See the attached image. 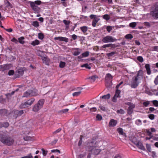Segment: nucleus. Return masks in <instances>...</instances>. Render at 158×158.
I'll use <instances>...</instances> for the list:
<instances>
[{"label":"nucleus","instance_id":"f257e3e1","mask_svg":"<svg viewBox=\"0 0 158 158\" xmlns=\"http://www.w3.org/2000/svg\"><path fill=\"white\" fill-rule=\"evenodd\" d=\"M143 78V71L140 70L138 71L137 74L132 78L129 85L132 88H136L138 86Z\"/></svg>","mask_w":158,"mask_h":158},{"label":"nucleus","instance_id":"f03ea898","mask_svg":"<svg viewBox=\"0 0 158 158\" xmlns=\"http://www.w3.org/2000/svg\"><path fill=\"white\" fill-rule=\"evenodd\" d=\"M0 141L3 144L8 146L13 144L14 142V139L7 135L4 133L0 134Z\"/></svg>","mask_w":158,"mask_h":158},{"label":"nucleus","instance_id":"7ed1b4c3","mask_svg":"<svg viewBox=\"0 0 158 158\" xmlns=\"http://www.w3.org/2000/svg\"><path fill=\"white\" fill-rule=\"evenodd\" d=\"M37 94V90L36 89H28L24 93L23 97H28L36 95Z\"/></svg>","mask_w":158,"mask_h":158},{"label":"nucleus","instance_id":"20e7f679","mask_svg":"<svg viewBox=\"0 0 158 158\" xmlns=\"http://www.w3.org/2000/svg\"><path fill=\"white\" fill-rule=\"evenodd\" d=\"M116 39L110 35H107L102 38V41L104 43H112L115 41Z\"/></svg>","mask_w":158,"mask_h":158},{"label":"nucleus","instance_id":"39448f33","mask_svg":"<svg viewBox=\"0 0 158 158\" xmlns=\"http://www.w3.org/2000/svg\"><path fill=\"white\" fill-rule=\"evenodd\" d=\"M35 99L34 98H31L28 100L27 102H25L24 103H22L21 106L22 107L25 108L26 107H28L30 106L34 102Z\"/></svg>","mask_w":158,"mask_h":158},{"label":"nucleus","instance_id":"423d86ee","mask_svg":"<svg viewBox=\"0 0 158 158\" xmlns=\"http://www.w3.org/2000/svg\"><path fill=\"white\" fill-rule=\"evenodd\" d=\"M96 142L95 141H92L87 143V146L89 152L92 151L96 147Z\"/></svg>","mask_w":158,"mask_h":158},{"label":"nucleus","instance_id":"0eeeda50","mask_svg":"<svg viewBox=\"0 0 158 158\" xmlns=\"http://www.w3.org/2000/svg\"><path fill=\"white\" fill-rule=\"evenodd\" d=\"M30 5L33 10L35 13H39L40 11V8L35 4V3L33 2H30Z\"/></svg>","mask_w":158,"mask_h":158},{"label":"nucleus","instance_id":"6e6552de","mask_svg":"<svg viewBox=\"0 0 158 158\" xmlns=\"http://www.w3.org/2000/svg\"><path fill=\"white\" fill-rule=\"evenodd\" d=\"M24 113V111L23 110L19 111L15 110L14 111V117L16 118L18 116H20Z\"/></svg>","mask_w":158,"mask_h":158},{"label":"nucleus","instance_id":"1a4fd4ad","mask_svg":"<svg viewBox=\"0 0 158 158\" xmlns=\"http://www.w3.org/2000/svg\"><path fill=\"white\" fill-rule=\"evenodd\" d=\"M44 102V99H40L38 101V103L36 104V105H37V107L40 109L43 107Z\"/></svg>","mask_w":158,"mask_h":158},{"label":"nucleus","instance_id":"9d476101","mask_svg":"<svg viewBox=\"0 0 158 158\" xmlns=\"http://www.w3.org/2000/svg\"><path fill=\"white\" fill-rule=\"evenodd\" d=\"M117 123V120L114 119H111L109 123V127H114L115 126Z\"/></svg>","mask_w":158,"mask_h":158},{"label":"nucleus","instance_id":"9b49d317","mask_svg":"<svg viewBox=\"0 0 158 158\" xmlns=\"http://www.w3.org/2000/svg\"><path fill=\"white\" fill-rule=\"evenodd\" d=\"M24 73V71L22 68L19 69L16 72V75H17V77H19L20 76L23 75Z\"/></svg>","mask_w":158,"mask_h":158},{"label":"nucleus","instance_id":"f8f14e48","mask_svg":"<svg viewBox=\"0 0 158 158\" xmlns=\"http://www.w3.org/2000/svg\"><path fill=\"white\" fill-rule=\"evenodd\" d=\"M75 50L73 52V55L75 56L79 55L81 52L82 50L79 48H74Z\"/></svg>","mask_w":158,"mask_h":158},{"label":"nucleus","instance_id":"ddd939ff","mask_svg":"<svg viewBox=\"0 0 158 158\" xmlns=\"http://www.w3.org/2000/svg\"><path fill=\"white\" fill-rule=\"evenodd\" d=\"M151 14L153 17L156 18H158V5L156 7L155 11Z\"/></svg>","mask_w":158,"mask_h":158},{"label":"nucleus","instance_id":"4468645a","mask_svg":"<svg viewBox=\"0 0 158 158\" xmlns=\"http://www.w3.org/2000/svg\"><path fill=\"white\" fill-rule=\"evenodd\" d=\"M54 39L55 40H59L60 41H64L65 42H68V38L62 37H55Z\"/></svg>","mask_w":158,"mask_h":158},{"label":"nucleus","instance_id":"2eb2a0df","mask_svg":"<svg viewBox=\"0 0 158 158\" xmlns=\"http://www.w3.org/2000/svg\"><path fill=\"white\" fill-rule=\"evenodd\" d=\"M135 107V105L133 104L130 106L127 109V113L129 114H131L133 112V109Z\"/></svg>","mask_w":158,"mask_h":158},{"label":"nucleus","instance_id":"dca6fc26","mask_svg":"<svg viewBox=\"0 0 158 158\" xmlns=\"http://www.w3.org/2000/svg\"><path fill=\"white\" fill-rule=\"evenodd\" d=\"M145 68L147 71V74L149 75L151 74L150 65L148 64H147L145 65Z\"/></svg>","mask_w":158,"mask_h":158},{"label":"nucleus","instance_id":"f3484780","mask_svg":"<svg viewBox=\"0 0 158 158\" xmlns=\"http://www.w3.org/2000/svg\"><path fill=\"white\" fill-rule=\"evenodd\" d=\"M110 47L111 48H115L116 47L115 44H104L102 46V48H106L107 47Z\"/></svg>","mask_w":158,"mask_h":158},{"label":"nucleus","instance_id":"a211bd4d","mask_svg":"<svg viewBox=\"0 0 158 158\" xmlns=\"http://www.w3.org/2000/svg\"><path fill=\"white\" fill-rule=\"evenodd\" d=\"M135 143L137 146L139 148L143 150H145L144 147L141 143L140 142H138L136 143Z\"/></svg>","mask_w":158,"mask_h":158},{"label":"nucleus","instance_id":"6ab92c4d","mask_svg":"<svg viewBox=\"0 0 158 158\" xmlns=\"http://www.w3.org/2000/svg\"><path fill=\"white\" fill-rule=\"evenodd\" d=\"M101 151L100 149L96 148H95L94 149H93V151H90V152H92L94 155H97Z\"/></svg>","mask_w":158,"mask_h":158},{"label":"nucleus","instance_id":"aec40b11","mask_svg":"<svg viewBox=\"0 0 158 158\" xmlns=\"http://www.w3.org/2000/svg\"><path fill=\"white\" fill-rule=\"evenodd\" d=\"M88 28V27L86 26H83L80 27L81 30L83 33H85L87 31Z\"/></svg>","mask_w":158,"mask_h":158},{"label":"nucleus","instance_id":"412c9836","mask_svg":"<svg viewBox=\"0 0 158 158\" xmlns=\"http://www.w3.org/2000/svg\"><path fill=\"white\" fill-rule=\"evenodd\" d=\"M99 20V19L98 18L93 19L92 22V25L93 27H95L96 26V23L98 22Z\"/></svg>","mask_w":158,"mask_h":158},{"label":"nucleus","instance_id":"4be33fe9","mask_svg":"<svg viewBox=\"0 0 158 158\" xmlns=\"http://www.w3.org/2000/svg\"><path fill=\"white\" fill-rule=\"evenodd\" d=\"M110 94H107L101 97L100 98H102L105 99H108L110 98Z\"/></svg>","mask_w":158,"mask_h":158},{"label":"nucleus","instance_id":"5701e85b","mask_svg":"<svg viewBox=\"0 0 158 158\" xmlns=\"http://www.w3.org/2000/svg\"><path fill=\"white\" fill-rule=\"evenodd\" d=\"M40 43L39 41L37 40H35L33 41L31 43V44L33 46H35L39 44Z\"/></svg>","mask_w":158,"mask_h":158},{"label":"nucleus","instance_id":"b1692460","mask_svg":"<svg viewBox=\"0 0 158 158\" xmlns=\"http://www.w3.org/2000/svg\"><path fill=\"white\" fill-rule=\"evenodd\" d=\"M7 112V111L6 109H1L0 110V114L2 115H5Z\"/></svg>","mask_w":158,"mask_h":158},{"label":"nucleus","instance_id":"393cba45","mask_svg":"<svg viewBox=\"0 0 158 158\" xmlns=\"http://www.w3.org/2000/svg\"><path fill=\"white\" fill-rule=\"evenodd\" d=\"M24 39V37L23 36H22L18 39L19 42L21 44H23L25 43V42L23 40Z\"/></svg>","mask_w":158,"mask_h":158},{"label":"nucleus","instance_id":"a878e982","mask_svg":"<svg viewBox=\"0 0 158 158\" xmlns=\"http://www.w3.org/2000/svg\"><path fill=\"white\" fill-rule=\"evenodd\" d=\"M32 25L36 27H37L39 26V22L37 21H33Z\"/></svg>","mask_w":158,"mask_h":158},{"label":"nucleus","instance_id":"bb28decb","mask_svg":"<svg viewBox=\"0 0 158 158\" xmlns=\"http://www.w3.org/2000/svg\"><path fill=\"white\" fill-rule=\"evenodd\" d=\"M1 67L2 68V72H4L5 71L9 69V66L7 65H5L4 66L1 65Z\"/></svg>","mask_w":158,"mask_h":158},{"label":"nucleus","instance_id":"cd10ccee","mask_svg":"<svg viewBox=\"0 0 158 158\" xmlns=\"http://www.w3.org/2000/svg\"><path fill=\"white\" fill-rule=\"evenodd\" d=\"M120 93V91L118 89H116L115 94L114 96H115V97L118 98L119 96V94Z\"/></svg>","mask_w":158,"mask_h":158},{"label":"nucleus","instance_id":"c85d7f7f","mask_svg":"<svg viewBox=\"0 0 158 158\" xmlns=\"http://www.w3.org/2000/svg\"><path fill=\"white\" fill-rule=\"evenodd\" d=\"M103 18L105 20H108L110 19V17L109 15L105 14L103 16Z\"/></svg>","mask_w":158,"mask_h":158},{"label":"nucleus","instance_id":"c756f323","mask_svg":"<svg viewBox=\"0 0 158 158\" xmlns=\"http://www.w3.org/2000/svg\"><path fill=\"white\" fill-rule=\"evenodd\" d=\"M133 37L132 35L130 34L126 35L125 36V38L127 39H131Z\"/></svg>","mask_w":158,"mask_h":158},{"label":"nucleus","instance_id":"7c9ffc66","mask_svg":"<svg viewBox=\"0 0 158 158\" xmlns=\"http://www.w3.org/2000/svg\"><path fill=\"white\" fill-rule=\"evenodd\" d=\"M135 123L138 126H140L142 124V122L140 119H137L135 121Z\"/></svg>","mask_w":158,"mask_h":158},{"label":"nucleus","instance_id":"2f4dec72","mask_svg":"<svg viewBox=\"0 0 158 158\" xmlns=\"http://www.w3.org/2000/svg\"><path fill=\"white\" fill-rule=\"evenodd\" d=\"M24 140L27 141H33L32 139V138L30 136H27L24 137Z\"/></svg>","mask_w":158,"mask_h":158},{"label":"nucleus","instance_id":"473e14b6","mask_svg":"<svg viewBox=\"0 0 158 158\" xmlns=\"http://www.w3.org/2000/svg\"><path fill=\"white\" fill-rule=\"evenodd\" d=\"M40 110V109L37 107L36 104L34 106L32 109L33 111L34 112H37Z\"/></svg>","mask_w":158,"mask_h":158},{"label":"nucleus","instance_id":"72a5a7b5","mask_svg":"<svg viewBox=\"0 0 158 158\" xmlns=\"http://www.w3.org/2000/svg\"><path fill=\"white\" fill-rule=\"evenodd\" d=\"M116 53L115 52H112L110 53H108L106 54V55L108 57H111L113 56Z\"/></svg>","mask_w":158,"mask_h":158},{"label":"nucleus","instance_id":"f704fd0d","mask_svg":"<svg viewBox=\"0 0 158 158\" xmlns=\"http://www.w3.org/2000/svg\"><path fill=\"white\" fill-rule=\"evenodd\" d=\"M117 131L118 132V133L121 135H123V129L119 127L118 128Z\"/></svg>","mask_w":158,"mask_h":158},{"label":"nucleus","instance_id":"c9c22d12","mask_svg":"<svg viewBox=\"0 0 158 158\" xmlns=\"http://www.w3.org/2000/svg\"><path fill=\"white\" fill-rule=\"evenodd\" d=\"M136 25V22H132L129 24L130 27L132 28H134Z\"/></svg>","mask_w":158,"mask_h":158},{"label":"nucleus","instance_id":"e433bc0d","mask_svg":"<svg viewBox=\"0 0 158 158\" xmlns=\"http://www.w3.org/2000/svg\"><path fill=\"white\" fill-rule=\"evenodd\" d=\"M89 55V52L88 51H86L85 52L82 53V55L84 57H86L88 56Z\"/></svg>","mask_w":158,"mask_h":158},{"label":"nucleus","instance_id":"4c0bfd02","mask_svg":"<svg viewBox=\"0 0 158 158\" xmlns=\"http://www.w3.org/2000/svg\"><path fill=\"white\" fill-rule=\"evenodd\" d=\"M116 112L118 114H123L125 113L124 111L121 109L120 110H118Z\"/></svg>","mask_w":158,"mask_h":158},{"label":"nucleus","instance_id":"58836bf2","mask_svg":"<svg viewBox=\"0 0 158 158\" xmlns=\"http://www.w3.org/2000/svg\"><path fill=\"white\" fill-rule=\"evenodd\" d=\"M137 60L140 62L142 63L143 61V59L142 56H138L137 57Z\"/></svg>","mask_w":158,"mask_h":158},{"label":"nucleus","instance_id":"ea45409f","mask_svg":"<svg viewBox=\"0 0 158 158\" xmlns=\"http://www.w3.org/2000/svg\"><path fill=\"white\" fill-rule=\"evenodd\" d=\"M65 65V62L63 61H60L59 64L60 67L61 68H64Z\"/></svg>","mask_w":158,"mask_h":158},{"label":"nucleus","instance_id":"a19ab883","mask_svg":"<svg viewBox=\"0 0 158 158\" xmlns=\"http://www.w3.org/2000/svg\"><path fill=\"white\" fill-rule=\"evenodd\" d=\"M96 78H97V77L96 76L94 75L89 77L88 79H91L92 80V81L94 82L95 81Z\"/></svg>","mask_w":158,"mask_h":158},{"label":"nucleus","instance_id":"79ce46f5","mask_svg":"<svg viewBox=\"0 0 158 158\" xmlns=\"http://www.w3.org/2000/svg\"><path fill=\"white\" fill-rule=\"evenodd\" d=\"M81 91L75 92L73 94V96H79L81 94Z\"/></svg>","mask_w":158,"mask_h":158},{"label":"nucleus","instance_id":"37998d69","mask_svg":"<svg viewBox=\"0 0 158 158\" xmlns=\"http://www.w3.org/2000/svg\"><path fill=\"white\" fill-rule=\"evenodd\" d=\"M81 67H85L86 68L88 69H91V67L89 66L88 64H84L81 66Z\"/></svg>","mask_w":158,"mask_h":158},{"label":"nucleus","instance_id":"c03bdc74","mask_svg":"<svg viewBox=\"0 0 158 158\" xmlns=\"http://www.w3.org/2000/svg\"><path fill=\"white\" fill-rule=\"evenodd\" d=\"M153 105L156 107L158 106V101L156 100H153L152 101Z\"/></svg>","mask_w":158,"mask_h":158},{"label":"nucleus","instance_id":"a18cd8bd","mask_svg":"<svg viewBox=\"0 0 158 158\" xmlns=\"http://www.w3.org/2000/svg\"><path fill=\"white\" fill-rule=\"evenodd\" d=\"M38 38L42 40L44 38V35L42 33H39L38 34Z\"/></svg>","mask_w":158,"mask_h":158},{"label":"nucleus","instance_id":"49530a36","mask_svg":"<svg viewBox=\"0 0 158 158\" xmlns=\"http://www.w3.org/2000/svg\"><path fill=\"white\" fill-rule=\"evenodd\" d=\"M106 77L109 79L110 80H111L112 79L113 77L110 73H107L106 75Z\"/></svg>","mask_w":158,"mask_h":158},{"label":"nucleus","instance_id":"de8ad7c7","mask_svg":"<svg viewBox=\"0 0 158 158\" xmlns=\"http://www.w3.org/2000/svg\"><path fill=\"white\" fill-rule=\"evenodd\" d=\"M89 17L91 19H93L98 18L97 17V16L94 15H90L89 16Z\"/></svg>","mask_w":158,"mask_h":158},{"label":"nucleus","instance_id":"09e8293b","mask_svg":"<svg viewBox=\"0 0 158 158\" xmlns=\"http://www.w3.org/2000/svg\"><path fill=\"white\" fill-rule=\"evenodd\" d=\"M103 2H107L109 4H112V0H101Z\"/></svg>","mask_w":158,"mask_h":158},{"label":"nucleus","instance_id":"8fccbe9b","mask_svg":"<svg viewBox=\"0 0 158 158\" xmlns=\"http://www.w3.org/2000/svg\"><path fill=\"white\" fill-rule=\"evenodd\" d=\"M14 71L13 70H9L8 73V75L9 76L12 75L14 74Z\"/></svg>","mask_w":158,"mask_h":158},{"label":"nucleus","instance_id":"3c124183","mask_svg":"<svg viewBox=\"0 0 158 158\" xmlns=\"http://www.w3.org/2000/svg\"><path fill=\"white\" fill-rule=\"evenodd\" d=\"M150 104V102L149 101H147L144 102L143 103V105L145 107H147Z\"/></svg>","mask_w":158,"mask_h":158},{"label":"nucleus","instance_id":"603ef678","mask_svg":"<svg viewBox=\"0 0 158 158\" xmlns=\"http://www.w3.org/2000/svg\"><path fill=\"white\" fill-rule=\"evenodd\" d=\"M146 148L148 151L149 152H151V147L150 145L148 144H147L146 145Z\"/></svg>","mask_w":158,"mask_h":158},{"label":"nucleus","instance_id":"864d4df0","mask_svg":"<svg viewBox=\"0 0 158 158\" xmlns=\"http://www.w3.org/2000/svg\"><path fill=\"white\" fill-rule=\"evenodd\" d=\"M148 117L151 120H153L154 118L155 115L153 114H150L148 115Z\"/></svg>","mask_w":158,"mask_h":158},{"label":"nucleus","instance_id":"5fc2aeb1","mask_svg":"<svg viewBox=\"0 0 158 158\" xmlns=\"http://www.w3.org/2000/svg\"><path fill=\"white\" fill-rule=\"evenodd\" d=\"M96 118L98 120H101L102 119V117L100 115L98 114L97 115L96 117Z\"/></svg>","mask_w":158,"mask_h":158},{"label":"nucleus","instance_id":"6e6d98bb","mask_svg":"<svg viewBox=\"0 0 158 158\" xmlns=\"http://www.w3.org/2000/svg\"><path fill=\"white\" fill-rule=\"evenodd\" d=\"M63 23L66 25H69L70 22V21H67L66 20H64L63 21Z\"/></svg>","mask_w":158,"mask_h":158},{"label":"nucleus","instance_id":"4d7b16f0","mask_svg":"<svg viewBox=\"0 0 158 158\" xmlns=\"http://www.w3.org/2000/svg\"><path fill=\"white\" fill-rule=\"evenodd\" d=\"M9 126V123L7 122H6L2 124V126L1 127H7Z\"/></svg>","mask_w":158,"mask_h":158},{"label":"nucleus","instance_id":"13d9d810","mask_svg":"<svg viewBox=\"0 0 158 158\" xmlns=\"http://www.w3.org/2000/svg\"><path fill=\"white\" fill-rule=\"evenodd\" d=\"M41 150L42 151L43 155L44 156H46L47 153L48 151H45L44 148H42L41 149Z\"/></svg>","mask_w":158,"mask_h":158},{"label":"nucleus","instance_id":"bf43d9fd","mask_svg":"<svg viewBox=\"0 0 158 158\" xmlns=\"http://www.w3.org/2000/svg\"><path fill=\"white\" fill-rule=\"evenodd\" d=\"M112 29V27L111 26H108L106 27V30L107 31L110 32Z\"/></svg>","mask_w":158,"mask_h":158},{"label":"nucleus","instance_id":"052dcab7","mask_svg":"<svg viewBox=\"0 0 158 158\" xmlns=\"http://www.w3.org/2000/svg\"><path fill=\"white\" fill-rule=\"evenodd\" d=\"M145 93L149 95H153L152 93L150 90L145 91Z\"/></svg>","mask_w":158,"mask_h":158},{"label":"nucleus","instance_id":"680f3d73","mask_svg":"<svg viewBox=\"0 0 158 158\" xmlns=\"http://www.w3.org/2000/svg\"><path fill=\"white\" fill-rule=\"evenodd\" d=\"M154 83L156 85H157L158 84V75L155 78Z\"/></svg>","mask_w":158,"mask_h":158},{"label":"nucleus","instance_id":"e2e57ef3","mask_svg":"<svg viewBox=\"0 0 158 158\" xmlns=\"http://www.w3.org/2000/svg\"><path fill=\"white\" fill-rule=\"evenodd\" d=\"M143 24H144V25L145 26L148 27H149L150 26V23L148 22H144L143 23Z\"/></svg>","mask_w":158,"mask_h":158},{"label":"nucleus","instance_id":"0e129e2a","mask_svg":"<svg viewBox=\"0 0 158 158\" xmlns=\"http://www.w3.org/2000/svg\"><path fill=\"white\" fill-rule=\"evenodd\" d=\"M99 108L100 109L103 111H105L106 110V108L103 106H99Z\"/></svg>","mask_w":158,"mask_h":158},{"label":"nucleus","instance_id":"69168bd1","mask_svg":"<svg viewBox=\"0 0 158 158\" xmlns=\"http://www.w3.org/2000/svg\"><path fill=\"white\" fill-rule=\"evenodd\" d=\"M34 2L35 5H40L41 4V2L40 1H36Z\"/></svg>","mask_w":158,"mask_h":158},{"label":"nucleus","instance_id":"338daca9","mask_svg":"<svg viewBox=\"0 0 158 158\" xmlns=\"http://www.w3.org/2000/svg\"><path fill=\"white\" fill-rule=\"evenodd\" d=\"M90 110L91 112H95L97 110V108L96 107H93L90 109Z\"/></svg>","mask_w":158,"mask_h":158},{"label":"nucleus","instance_id":"774afa93","mask_svg":"<svg viewBox=\"0 0 158 158\" xmlns=\"http://www.w3.org/2000/svg\"><path fill=\"white\" fill-rule=\"evenodd\" d=\"M71 36H72V38L74 40H76L77 39V37H78V36H77L75 34H73V35H72Z\"/></svg>","mask_w":158,"mask_h":158}]
</instances>
